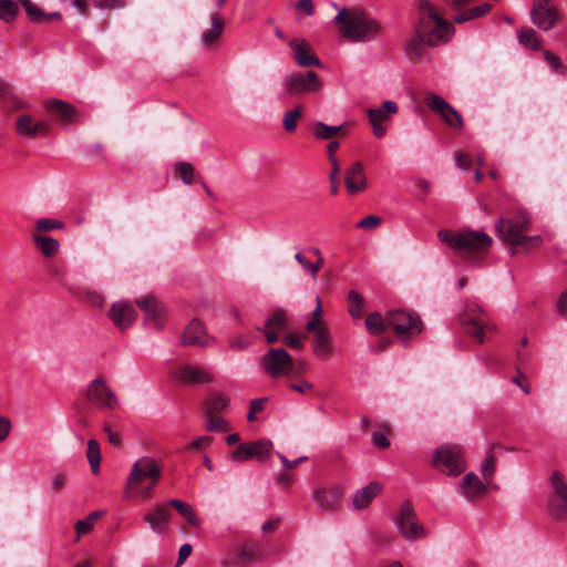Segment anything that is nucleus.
<instances>
[{"label":"nucleus","mask_w":567,"mask_h":567,"mask_svg":"<svg viewBox=\"0 0 567 567\" xmlns=\"http://www.w3.org/2000/svg\"><path fill=\"white\" fill-rule=\"evenodd\" d=\"M437 237L460 256L472 261L481 259L488 251L493 243L488 234L471 229L461 231L443 229L437 233Z\"/></svg>","instance_id":"1"},{"label":"nucleus","mask_w":567,"mask_h":567,"mask_svg":"<svg viewBox=\"0 0 567 567\" xmlns=\"http://www.w3.org/2000/svg\"><path fill=\"white\" fill-rule=\"evenodd\" d=\"M341 34L351 42L373 40L380 32V23L357 8H342L334 17Z\"/></svg>","instance_id":"2"},{"label":"nucleus","mask_w":567,"mask_h":567,"mask_svg":"<svg viewBox=\"0 0 567 567\" xmlns=\"http://www.w3.org/2000/svg\"><path fill=\"white\" fill-rule=\"evenodd\" d=\"M420 20L416 27V33L423 37L427 45H436L440 42L447 41L452 25L443 19L433 4L427 0L420 1Z\"/></svg>","instance_id":"3"},{"label":"nucleus","mask_w":567,"mask_h":567,"mask_svg":"<svg viewBox=\"0 0 567 567\" xmlns=\"http://www.w3.org/2000/svg\"><path fill=\"white\" fill-rule=\"evenodd\" d=\"M460 320L465 333L471 336L478 343L485 342L494 334L495 327L476 303H467Z\"/></svg>","instance_id":"4"},{"label":"nucleus","mask_w":567,"mask_h":567,"mask_svg":"<svg viewBox=\"0 0 567 567\" xmlns=\"http://www.w3.org/2000/svg\"><path fill=\"white\" fill-rule=\"evenodd\" d=\"M260 368L272 379L289 377L293 372L295 363L291 355L284 348H270L260 359Z\"/></svg>","instance_id":"5"},{"label":"nucleus","mask_w":567,"mask_h":567,"mask_svg":"<svg viewBox=\"0 0 567 567\" xmlns=\"http://www.w3.org/2000/svg\"><path fill=\"white\" fill-rule=\"evenodd\" d=\"M386 323L400 339L419 334L423 329L417 313L400 309L390 310L386 313Z\"/></svg>","instance_id":"6"},{"label":"nucleus","mask_w":567,"mask_h":567,"mask_svg":"<svg viewBox=\"0 0 567 567\" xmlns=\"http://www.w3.org/2000/svg\"><path fill=\"white\" fill-rule=\"evenodd\" d=\"M321 86V81L312 71L307 73H293L284 80L282 95L285 97L300 96L303 94L318 92Z\"/></svg>","instance_id":"7"},{"label":"nucleus","mask_w":567,"mask_h":567,"mask_svg":"<svg viewBox=\"0 0 567 567\" xmlns=\"http://www.w3.org/2000/svg\"><path fill=\"white\" fill-rule=\"evenodd\" d=\"M529 224V216L524 210H519L512 218L501 217L495 225V229L502 241L513 246L527 231Z\"/></svg>","instance_id":"8"},{"label":"nucleus","mask_w":567,"mask_h":567,"mask_svg":"<svg viewBox=\"0 0 567 567\" xmlns=\"http://www.w3.org/2000/svg\"><path fill=\"white\" fill-rule=\"evenodd\" d=\"M550 485L554 493L548 498L549 515L555 520H565L567 518V484L559 471L553 472Z\"/></svg>","instance_id":"9"},{"label":"nucleus","mask_w":567,"mask_h":567,"mask_svg":"<svg viewBox=\"0 0 567 567\" xmlns=\"http://www.w3.org/2000/svg\"><path fill=\"white\" fill-rule=\"evenodd\" d=\"M433 465L447 475H457L465 470V463L460 449L444 446L436 451Z\"/></svg>","instance_id":"10"},{"label":"nucleus","mask_w":567,"mask_h":567,"mask_svg":"<svg viewBox=\"0 0 567 567\" xmlns=\"http://www.w3.org/2000/svg\"><path fill=\"white\" fill-rule=\"evenodd\" d=\"M426 106L439 114L446 125L461 130L464 125L462 115L443 97L435 93H427L424 97Z\"/></svg>","instance_id":"11"},{"label":"nucleus","mask_w":567,"mask_h":567,"mask_svg":"<svg viewBox=\"0 0 567 567\" xmlns=\"http://www.w3.org/2000/svg\"><path fill=\"white\" fill-rule=\"evenodd\" d=\"M161 477V468L154 460L142 457L137 460L131 470L126 481V492L134 491L144 478H151L156 483Z\"/></svg>","instance_id":"12"},{"label":"nucleus","mask_w":567,"mask_h":567,"mask_svg":"<svg viewBox=\"0 0 567 567\" xmlns=\"http://www.w3.org/2000/svg\"><path fill=\"white\" fill-rule=\"evenodd\" d=\"M272 446V442L269 440L241 443L231 452V458L237 462H245L252 458L258 462H265L270 457Z\"/></svg>","instance_id":"13"},{"label":"nucleus","mask_w":567,"mask_h":567,"mask_svg":"<svg viewBox=\"0 0 567 567\" xmlns=\"http://www.w3.org/2000/svg\"><path fill=\"white\" fill-rule=\"evenodd\" d=\"M395 525L401 535L408 539H416L425 534L411 504L403 503L395 519Z\"/></svg>","instance_id":"14"},{"label":"nucleus","mask_w":567,"mask_h":567,"mask_svg":"<svg viewBox=\"0 0 567 567\" xmlns=\"http://www.w3.org/2000/svg\"><path fill=\"white\" fill-rule=\"evenodd\" d=\"M87 400L96 406L115 409L118 405V400L113 390L106 384L102 378H96L91 381L87 391Z\"/></svg>","instance_id":"15"},{"label":"nucleus","mask_w":567,"mask_h":567,"mask_svg":"<svg viewBox=\"0 0 567 567\" xmlns=\"http://www.w3.org/2000/svg\"><path fill=\"white\" fill-rule=\"evenodd\" d=\"M530 18L540 30L548 31L559 19V11L550 0H534Z\"/></svg>","instance_id":"16"},{"label":"nucleus","mask_w":567,"mask_h":567,"mask_svg":"<svg viewBox=\"0 0 567 567\" xmlns=\"http://www.w3.org/2000/svg\"><path fill=\"white\" fill-rule=\"evenodd\" d=\"M398 110L395 102L385 101L380 107L369 109L367 111L375 137L381 138L385 136L386 126L384 123L388 122L391 115L395 114Z\"/></svg>","instance_id":"17"},{"label":"nucleus","mask_w":567,"mask_h":567,"mask_svg":"<svg viewBox=\"0 0 567 567\" xmlns=\"http://www.w3.org/2000/svg\"><path fill=\"white\" fill-rule=\"evenodd\" d=\"M306 329L313 334L312 351L319 359H327L332 354V344L329 330L326 326H316L307 322Z\"/></svg>","instance_id":"18"},{"label":"nucleus","mask_w":567,"mask_h":567,"mask_svg":"<svg viewBox=\"0 0 567 567\" xmlns=\"http://www.w3.org/2000/svg\"><path fill=\"white\" fill-rule=\"evenodd\" d=\"M137 312L127 301L114 302L109 310V318L112 323L121 330H126L135 322Z\"/></svg>","instance_id":"19"},{"label":"nucleus","mask_w":567,"mask_h":567,"mask_svg":"<svg viewBox=\"0 0 567 567\" xmlns=\"http://www.w3.org/2000/svg\"><path fill=\"white\" fill-rule=\"evenodd\" d=\"M341 495L340 486H331L316 489L312 498L321 511L334 512L339 507Z\"/></svg>","instance_id":"20"},{"label":"nucleus","mask_w":567,"mask_h":567,"mask_svg":"<svg viewBox=\"0 0 567 567\" xmlns=\"http://www.w3.org/2000/svg\"><path fill=\"white\" fill-rule=\"evenodd\" d=\"M175 375L179 381L189 385L213 381L212 375L205 369L190 363L182 364L176 370Z\"/></svg>","instance_id":"21"},{"label":"nucleus","mask_w":567,"mask_h":567,"mask_svg":"<svg viewBox=\"0 0 567 567\" xmlns=\"http://www.w3.org/2000/svg\"><path fill=\"white\" fill-rule=\"evenodd\" d=\"M289 47L293 51V58L299 66H321L320 60L311 52L310 45L306 40L291 39Z\"/></svg>","instance_id":"22"},{"label":"nucleus","mask_w":567,"mask_h":567,"mask_svg":"<svg viewBox=\"0 0 567 567\" xmlns=\"http://www.w3.org/2000/svg\"><path fill=\"white\" fill-rule=\"evenodd\" d=\"M171 511L168 503L156 505L150 513L144 516V520L148 523L151 529L157 534H164L171 520Z\"/></svg>","instance_id":"23"},{"label":"nucleus","mask_w":567,"mask_h":567,"mask_svg":"<svg viewBox=\"0 0 567 567\" xmlns=\"http://www.w3.org/2000/svg\"><path fill=\"white\" fill-rule=\"evenodd\" d=\"M18 133L27 138L44 136L49 133L50 125L44 121L34 122L30 115H21L16 124Z\"/></svg>","instance_id":"24"},{"label":"nucleus","mask_w":567,"mask_h":567,"mask_svg":"<svg viewBox=\"0 0 567 567\" xmlns=\"http://www.w3.org/2000/svg\"><path fill=\"white\" fill-rule=\"evenodd\" d=\"M182 343L183 346H207L208 336L204 323L197 319L192 320L184 330Z\"/></svg>","instance_id":"25"},{"label":"nucleus","mask_w":567,"mask_h":567,"mask_svg":"<svg viewBox=\"0 0 567 567\" xmlns=\"http://www.w3.org/2000/svg\"><path fill=\"white\" fill-rule=\"evenodd\" d=\"M136 305L146 315V320L153 321L156 329H161L163 326L164 308L162 303L154 297L147 296L136 300Z\"/></svg>","instance_id":"26"},{"label":"nucleus","mask_w":567,"mask_h":567,"mask_svg":"<svg viewBox=\"0 0 567 567\" xmlns=\"http://www.w3.org/2000/svg\"><path fill=\"white\" fill-rule=\"evenodd\" d=\"M367 187V179L363 174V166L360 162L353 163L346 174V188L349 194L354 195L364 190Z\"/></svg>","instance_id":"27"},{"label":"nucleus","mask_w":567,"mask_h":567,"mask_svg":"<svg viewBox=\"0 0 567 567\" xmlns=\"http://www.w3.org/2000/svg\"><path fill=\"white\" fill-rule=\"evenodd\" d=\"M462 495L468 501H475L482 496L487 486L474 473H467L460 485Z\"/></svg>","instance_id":"28"},{"label":"nucleus","mask_w":567,"mask_h":567,"mask_svg":"<svg viewBox=\"0 0 567 567\" xmlns=\"http://www.w3.org/2000/svg\"><path fill=\"white\" fill-rule=\"evenodd\" d=\"M381 489L382 486L377 482H371L367 486L360 488L353 496V507L355 509L367 508L380 494Z\"/></svg>","instance_id":"29"},{"label":"nucleus","mask_w":567,"mask_h":567,"mask_svg":"<svg viewBox=\"0 0 567 567\" xmlns=\"http://www.w3.org/2000/svg\"><path fill=\"white\" fill-rule=\"evenodd\" d=\"M47 107L65 123L73 122L76 116L75 109L62 100H50L47 103Z\"/></svg>","instance_id":"30"},{"label":"nucleus","mask_w":567,"mask_h":567,"mask_svg":"<svg viewBox=\"0 0 567 567\" xmlns=\"http://www.w3.org/2000/svg\"><path fill=\"white\" fill-rule=\"evenodd\" d=\"M225 22L220 14L212 13L210 14V29L205 30L202 33V42L205 47H209L215 43L218 38L221 35L224 30Z\"/></svg>","instance_id":"31"},{"label":"nucleus","mask_w":567,"mask_h":567,"mask_svg":"<svg viewBox=\"0 0 567 567\" xmlns=\"http://www.w3.org/2000/svg\"><path fill=\"white\" fill-rule=\"evenodd\" d=\"M33 241H34L35 247L45 257L54 256L59 251V248H60L59 241L53 237L34 235Z\"/></svg>","instance_id":"32"},{"label":"nucleus","mask_w":567,"mask_h":567,"mask_svg":"<svg viewBox=\"0 0 567 567\" xmlns=\"http://www.w3.org/2000/svg\"><path fill=\"white\" fill-rule=\"evenodd\" d=\"M168 505L173 506L193 527H199L200 520L198 519L194 508L179 499L172 498L168 502Z\"/></svg>","instance_id":"33"},{"label":"nucleus","mask_w":567,"mask_h":567,"mask_svg":"<svg viewBox=\"0 0 567 567\" xmlns=\"http://www.w3.org/2000/svg\"><path fill=\"white\" fill-rule=\"evenodd\" d=\"M229 404V398L223 394L210 395L204 405L205 417L213 416L215 413L223 411Z\"/></svg>","instance_id":"34"},{"label":"nucleus","mask_w":567,"mask_h":567,"mask_svg":"<svg viewBox=\"0 0 567 567\" xmlns=\"http://www.w3.org/2000/svg\"><path fill=\"white\" fill-rule=\"evenodd\" d=\"M349 313L352 318L359 319L365 312V300L361 293L350 290L348 293Z\"/></svg>","instance_id":"35"},{"label":"nucleus","mask_w":567,"mask_h":567,"mask_svg":"<svg viewBox=\"0 0 567 567\" xmlns=\"http://www.w3.org/2000/svg\"><path fill=\"white\" fill-rule=\"evenodd\" d=\"M518 42L529 50H538L542 47L540 39L537 37L536 31L532 28H526L518 31Z\"/></svg>","instance_id":"36"},{"label":"nucleus","mask_w":567,"mask_h":567,"mask_svg":"<svg viewBox=\"0 0 567 567\" xmlns=\"http://www.w3.org/2000/svg\"><path fill=\"white\" fill-rule=\"evenodd\" d=\"M365 327L372 334H381L389 328L386 323V317L383 318L379 312L370 313L365 319Z\"/></svg>","instance_id":"37"},{"label":"nucleus","mask_w":567,"mask_h":567,"mask_svg":"<svg viewBox=\"0 0 567 567\" xmlns=\"http://www.w3.org/2000/svg\"><path fill=\"white\" fill-rule=\"evenodd\" d=\"M425 45H427L426 41L416 33L405 44V53L410 59L420 58L425 51Z\"/></svg>","instance_id":"38"},{"label":"nucleus","mask_w":567,"mask_h":567,"mask_svg":"<svg viewBox=\"0 0 567 567\" xmlns=\"http://www.w3.org/2000/svg\"><path fill=\"white\" fill-rule=\"evenodd\" d=\"M86 457L92 473L97 474L100 472L101 452L100 445L95 440H90L87 442Z\"/></svg>","instance_id":"39"},{"label":"nucleus","mask_w":567,"mask_h":567,"mask_svg":"<svg viewBox=\"0 0 567 567\" xmlns=\"http://www.w3.org/2000/svg\"><path fill=\"white\" fill-rule=\"evenodd\" d=\"M175 173L179 176L182 182L186 185H190L195 182V168L188 162H177L175 163Z\"/></svg>","instance_id":"40"},{"label":"nucleus","mask_w":567,"mask_h":567,"mask_svg":"<svg viewBox=\"0 0 567 567\" xmlns=\"http://www.w3.org/2000/svg\"><path fill=\"white\" fill-rule=\"evenodd\" d=\"M258 554H259V545L255 542H247L241 546V548L237 555V558H238L240 565H246L249 561H251L252 559H255Z\"/></svg>","instance_id":"41"},{"label":"nucleus","mask_w":567,"mask_h":567,"mask_svg":"<svg viewBox=\"0 0 567 567\" xmlns=\"http://www.w3.org/2000/svg\"><path fill=\"white\" fill-rule=\"evenodd\" d=\"M265 328L276 331H284L287 328V317L282 310H276L265 321Z\"/></svg>","instance_id":"42"},{"label":"nucleus","mask_w":567,"mask_h":567,"mask_svg":"<svg viewBox=\"0 0 567 567\" xmlns=\"http://www.w3.org/2000/svg\"><path fill=\"white\" fill-rule=\"evenodd\" d=\"M19 12L18 3L13 0H0V19L4 22H11Z\"/></svg>","instance_id":"43"},{"label":"nucleus","mask_w":567,"mask_h":567,"mask_svg":"<svg viewBox=\"0 0 567 567\" xmlns=\"http://www.w3.org/2000/svg\"><path fill=\"white\" fill-rule=\"evenodd\" d=\"M24 8L30 21L41 23L47 21V13H44L38 6L31 2V0H19Z\"/></svg>","instance_id":"44"},{"label":"nucleus","mask_w":567,"mask_h":567,"mask_svg":"<svg viewBox=\"0 0 567 567\" xmlns=\"http://www.w3.org/2000/svg\"><path fill=\"white\" fill-rule=\"evenodd\" d=\"M302 116V106L288 111L284 114L282 125L287 132H293L297 128V121Z\"/></svg>","instance_id":"45"},{"label":"nucleus","mask_w":567,"mask_h":567,"mask_svg":"<svg viewBox=\"0 0 567 567\" xmlns=\"http://www.w3.org/2000/svg\"><path fill=\"white\" fill-rule=\"evenodd\" d=\"M544 59L554 72L561 75L566 74L567 68L563 64L560 58L557 54L546 50L544 51Z\"/></svg>","instance_id":"46"},{"label":"nucleus","mask_w":567,"mask_h":567,"mask_svg":"<svg viewBox=\"0 0 567 567\" xmlns=\"http://www.w3.org/2000/svg\"><path fill=\"white\" fill-rule=\"evenodd\" d=\"M34 228L38 231H50L53 229H63L64 223L51 218H40L35 221Z\"/></svg>","instance_id":"47"},{"label":"nucleus","mask_w":567,"mask_h":567,"mask_svg":"<svg viewBox=\"0 0 567 567\" xmlns=\"http://www.w3.org/2000/svg\"><path fill=\"white\" fill-rule=\"evenodd\" d=\"M312 135L318 140H331V131L330 125H327L322 122H315L311 127Z\"/></svg>","instance_id":"48"},{"label":"nucleus","mask_w":567,"mask_h":567,"mask_svg":"<svg viewBox=\"0 0 567 567\" xmlns=\"http://www.w3.org/2000/svg\"><path fill=\"white\" fill-rule=\"evenodd\" d=\"M481 472L486 480L492 478L495 472V457L488 453L481 464Z\"/></svg>","instance_id":"49"},{"label":"nucleus","mask_w":567,"mask_h":567,"mask_svg":"<svg viewBox=\"0 0 567 567\" xmlns=\"http://www.w3.org/2000/svg\"><path fill=\"white\" fill-rule=\"evenodd\" d=\"M540 243H542V237L538 235H535V236L522 235V237H519L513 246L527 249L529 247H537L540 245Z\"/></svg>","instance_id":"50"},{"label":"nucleus","mask_w":567,"mask_h":567,"mask_svg":"<svg viewBox=\"0 0 567 567\" xmlns=\"http://www.w3.org/2000/svg\"><path fill=\"white\" fill-rule=\"evenodd\" d=\"M206 423V430L210 432H224L227 430V423L223 417L208 416Z\"/></svg>","instance_id":"51"},{"label":"nucleus","mask_w":567,"mask_h":567,"mask_svg":"<svg viewBox=\"0 0 567 567\" xmlns=\"http://www.w3.org/2000/svg\"><path fill=\"white\" fill-rule=\"evenodd\" d=\"M213 442V439L210 436H198L196 440H194L190 444L186 445L182 452L184 453H189L192 452L193 450H199V449H203V447H206L208 445H210Z\"/></svg>","instance_id":"52"},{"label":"nucleus","mask_w":567,"mask_h":567,"mask_svg":"<svg viewBox=\"0 0 567 567\" xmlns=\"http://www.w3.org/2000/svg\"><path fill=\"white\" fill-rule=\"evenodd\" d=\"M380 224H381V218L379 216L369 215V216L362 218L358 223L357 227L367 229V230H371V229L377 228Z\"/></svg>","instance_id":"53"},{"label":"nucleus","mask_w":567,"mask_h":567,"mask_svg":"<svg viewBox=\"0 0 567 567\" xmlns=\"http://www.w3.org/2000/svg\"><path fill=\"white\" fill-rule=\"evenodd\" d=\"M305 338H306L305 334L299 336V334H296V333H289V334L285 336L284 342L288 347H290V348L301 349L303 347V339Z\"/></svg>","instance_id":"54"},{"label":"nucleus","mask_w":567,"mask_h":567,"mask_svg":"<svg viewBox=\"0 0 567 567\" xmlns=\"http://www.w3.org/2000/svg\"><path fill=\"white\" fill-rule=\"evenodd\" d=\"M94 4L103 10H114L124 7V0H94Z\"/></svg>","instance_id":"55"},{"label":"nucleus","mask_w":567,"mask_h":567,"mask_svg":"<svg viewBox=\"0 0 567 567\" xmlns=\"http://www.w3.org/2000/svg\"><path fill=\"white\" fill-rule=\"evenodd\" d=\"M288 386L290 390L297 391L299 393H307L313 389V384L306 380H301L298 383H290Z\"/></svg>","instance_id":"56"},{"label":"nucleus","mask_w":567,"mask_h":567,"mask_svg":"<svg viewBox=\"0 0 567 567\" xmlns=\"http://www.w3.org/2000/svg\"><path fill=\"white\" fill-rule=\"evenodd\" d=\"M556 311L563 317L567 316V289L559 296L556 302Z\"/></svg>","instance_id":"57"},{"label":"nucleus","mask_w":567,"mask_h":567,"mask_svg":"<svg viewBox=\"0 0 567 567\" xmlns=\"http://www.w3.org/2000/svg\"><path fill=\"white\" fill-rule=\"evenodd\" d=\"M93 528L91 518L78 520L75 524V530L78 535L86 534Z\"/></svg>","instance_id":"58"},{"label":"nucleus","mask_w":567,"mask_h":567,"mask_svg":"<svg viewBox=\"0 0 567 567\" xmlns=\"http://www.w3.org/2000/svg\"><path fill=\"white\" fill-rule=\"evenodd\" d=\"M316 301H317V305L312 311V318L308 322H315L316 326H323L321 323V317H322L323 310H322L320 298L317 297Z\"/></svg>","instance_id":"59"},{"label":"nucleus","mask_w":567,"mask_h":567,"mask_svg":"<svg viewBox=\"0 0 567 567\" xmlns=\"http://www.w3.org/2000/svg\"><path fill=\"white\" fill-rule=\"evenodd\" d=\"M373 444L380 446L382 449H386L390 446V441L386 435L382 432H374L372 434Z\"/></svg>","instance_id":"60"},{"label":"nucleus","mask_w":567,"mask_h":567,"mask_svg":"<svg viewBox=\"0 0 567 567\" xmlns=\"http://www.w3.org/2000/svg\"><path fill=\"white\" fill-rule=\"evenodd\" d=\"M455 164L458 168H461L463 171H467L471 165V158L468 155H466L464 153H457L455 155Z\"/></svg>","instance_id":"61"},{"label":"nucleus","mask_w":567,"mask_h":567,"mask_svg":"<svg viewBox=\"0 0 567 567\" xmlns=\"http://www.w3.org/2000/svg\"><path fill=\"white\" fill-rule=\"evenodd\" d=\"M296 7L298 10H302L309 17L315 13V6L312 0H299Z\"/></svg>","instance_id":"62"},{"label":"nucleus","mask_w":567,"mask_h":567,"mask_svg":"<svg viewBox=\"0 0 567 567\" xmlns=\"http://www.w3.org/2000/svg\"><path fill=\"white\" fill-rule=\"evenodd\" d=\"M10 429L11 423L9 419L0 416V442L4 441L8 437Z\"/></svg>","instance_id":"63"},{"label":"nucleus","mask_w":567,"mask_h":567,"mask_svg":"<svg viewBox=\"0 0 567 567\" xmlns=\"http://www.w3.org/2000/svg\"><path fill=\"white\" fill-rule=\"evenodd\" d=\"M86 298L90 301V303H92L95 307H102L104 303V297L96 291H89L86 293Z\"/></svg>","instance_id":"64"}]
</instances>
